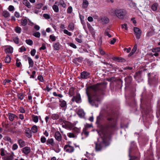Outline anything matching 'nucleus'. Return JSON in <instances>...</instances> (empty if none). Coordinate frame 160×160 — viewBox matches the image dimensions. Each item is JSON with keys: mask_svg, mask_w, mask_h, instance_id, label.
Wrapping results in <instances>:
<instances>
[{"mask_svg": "<svg viewBox=\"0 0 160 160\" xmlns=\"http://www.w3.org/2000/svg\"><path fill=\"white\" fill-rule=\"evenodd\" d=\"M98 86V84L92 86L88 88L86 90L88 102L92 106L97 107L95 102L99 101L98 97L96 93V92L99 88Z\"/></svg>", "mask_w": 160, "mask_h": 160, "instance_id": "obj_1", "label": "nucleus"}, {"mask_svg": "<svg viewBox=\"0 0 160 160\" xmlns=\"http://www.w3.org/2000/svg\"><path fill=\"white\" fill-rule=\"evenodd\" d=\"M99 135L101 137L98 139L97 142H95V150L96 151H100L102 149L103 147L108 146L109 144L110 138L107 133H105L102 131H100L98 132Z\"/></svg>", "mask_w": 160, "mask_h": 160, "instance_id": "obj_2", "label": "nucleus"}, {"mask_svg": "<svg viewBox=\"0 0 160 160\" xmlns=\"http://www.w3.org/2000/svg\"><path fill=\"white\" fill-rule=\"evenodd\" d=\"M115 16L119 19H122L126 14V10L123 9H117L114 12Z\"/></svg>", "mask_w": 160, "mask_h": 160, "instance_id": "obj_3", "label": "nucleus"}, {"mask_svg": "<svg viewBox=\"0 0 160 160\" xmlns=\"http://www.w3.org/2000/svg\"><path fill=\"white\" fill-rule=\"evenodd\" d=\"M108 121V122L107 127L108 128H115L116 125V122L115 119L112 117H108L107 118Z\"/></svg>", "mask_w": 160, "mask_h": 160, "instance_id": "obj_4", "label": "nucleus"}, {"mask_svg": "<svg viewBox=\"0 0 160 160\" xmlns=\"http://www.w3.org/2000/svg\"><path fill=\"white\" fill-rule=\"evenodd\" d=\"M133 30L136 38L139 39L141 35L142 31L139 28L136 27L134 28Z\"/></svg>", "mask_w": 160, "mask_h": 160, "instance_id": "obj_5", "label": "nucleus"}, {"mask_svg": "<svg viewBox=\"0 0 160 160\" xmlns=\"http://www.w3.org/2000/svg\"><path fill=\"white\" fill-rule=\"evenodd\" d=\"M64 149L65 151L68 153H72L74 150V148L69 144L66 145L64 148Z\"/></svg>", "mask_w": 160, "mask_h": 160, "instance_id": "obj_6", "label": "nucleus"}, {"mask_svg": "<svg viewBox=\"0 0 160 160\" xmlns=\"http://www.w3.org/2000/svg\"><path fill=\"white\" fill-rule=\"evenodd\" d=\"M73 102H75L77 103L81 102V97L80 94L77 93L75 96H73L72 99Z\"/></svg>", "mask_w": 160, "mask_h": 160, "instance_id": "obj_7", "label": "nucleus"}, {"mask_svg": "<svg viewBox=\"0 0 160 160\" xmlns=\"http://www.w3.org/2000/svg\"><path fill=\"white\" fill-rule=\"evenodd\" d=\"M54 137L55 139L58 142H60L62 141V136L59 131H57L55 132L54 135Z\"/></svg>", "mask_w": 160, "mask_h": 160, "instance_id": "obj_8", "label": "nucleus"}, {"mask_svg": "<svg viewBox=\"0 0 160 160\" xmlns=\"http://www.w3.org/2000/svg\"><path fill=\"white\" fill-rule=\"evenodd\" d=\"M89 73L86 72H83L81 73V76L82 78L86 79L89 77Z\"/></svg>", "mask_w": 160, "mask_h": 160, "instance_id": "obj_9", "label": "nucleus"}, {"mask_svg": "<svg viewBox=\"0 0 160 160\" xmlns=\"http://www.w3.org/2000/svg\"><path fill=\"white\" fill-rule=\"evenodd\" d=\"M59 106L62 108H65L67 107V103L66 102L62 99H59Z\"/></svg>", "mask_w": 160, "mask_h": 160, "instance_id": "obj_10", "label": "nucleus"}, {"mask_svg": "<svg viewBox=\"0 0 160 160\" xmlns=\"http://www.w3.org/2000/svg\"><path fill=\"white\" fill-rule=\"evenodd\" d=\"M25 133L26 136L28 138H30L32 136L31 130L28 128H27L25 130Z\"/></svg>", "mask_w": 160, "mask_h": 160, "instance_id": "obj_11", "label": "nucleus"}, {"mask_svg": "<svg viewBox=\"0 0 160 160\" xmlns=\"http://www.w3.org/2000/svg\"><path fill=\"white\" fill-rule=\"evenodd\" d=\"M22 3L28 8H31V5L30 2L27 0H23L22 1Z\"/></svg>", "mask_w": 160, "mask_h": 160, "instance_id": "obj_12", "label": "nucleus"}, {"mask_svg": "<svg viewBox=\"0 0 160 160\" xmlns=\"http://www.w3.org/2000/svg\"><path fill=\"white\" fill-rule=\"evenodd\" d=\"M18 142L20 148H22L25 145V142L22 139H19Z\"/></svg>", "mask_w": 160, "mask_h": 160, "instance_id": "obj_13", "label": "nucleus"}, {"mask_svg": "<svg viewBox=\"0 0 160 160\" xmlns=\"http://www.w3.org/2000/svg\"><path fill=\"white\" fill-rule=\"evenodd\" d=\"M5 52L7 53H12L13 52V48L11 47H9L5 49L4 50Z\"/></svg>", "mask_w": 160, "mask_h": 160, "instance_id": "obj_14", "label": "nucleus"}, {"mask_svg": "<svg viewBox=\"0 0 160 160\" xmlns=\"http://www.w3.org/2000/svg\"><path fill=\"white\" fill-rule=\"evenodd\" d=\"M46 142L47 145L50 144L52 146H54L55 144L53 138L48 139L47 140Z\"/></svg>", "mask_w": 160, "mask_h": 160, "instance_id": "obj_15", "label": "nucleus"}, {"mask_svg": "<svg viewBox=\"0 0 160 160\" xmlns=\"http://www.w3.org/2000/svg\"><path fill=\"white\" fill-rule=\"evenodd\" d=\"M89 3L87 0H83L82 7L83 8H87L88 6Z\"/></svg>", "mask_w": 160, "mask_h": 160, "instance_id": "obj_16", "label": "nucleus"}, {"mask_svg": "<svg viewBox=\"0 0 160 160\" xmlns=\"http://www.w3.org/2000/svg\"><path fill=\"white\" fill-rule=\"evenodd\" d=\"M15 117H17L15 115L11 113H8V118L10 121H13Z\"/></svg>", "mask_w": 160, "mask_h": 160, "instance_id": "obj_17", "label": "nucleus"}, {"mask_svg": "<svg viewBox=\"0 0 160 160\" xmlns=\"http://www.w3.org/2000/svg\"><path fill=\"white\" fill-rule=\"evenodd\" d=\"M28 60L29 66V67H32L34 65V62L32 59L30 57H28Z\"/></svg>", "mask_w": 160, "mask_h": 160, "instance_id": "obj_18", "label": "nucleus"}, {"mask_svg": "<svg viewBox=\"0 0 160 160\" xmlns=\"http://www.w3.org/2000/svg\"><path fill=\"white\" fill-rule=\"evenodd\" d=\"M30 151V148L28 147H26L23 149V152L25 154H28Z\"/></svg>", "mask_w": 160, "mask_h": 160, "instance_id": "obj_19", "label": "nucleus"}, {"mask_svg": "<svg viewBox=\"0 0 160 160\" xmlns=\"http://www.w3.org/2000/svg\"><path fill=\"white\" fill-rule=\"evenodd\" d=\"M101 20L102 22L104 24L107 23L109 22V19L106 17H104L102 18L101 19Z\"/></svg>", "mask_w": 160, "mask_h": 160, "instance_id": "obj_20", "label": "nucleus"}, {"mask_svg": "<svg viewBox=\"0 0 160 160\" xmlns=\"http://www.w3.org/2000/svg\"><path fill=\"white\" fill-rule=\"evenodd\" d=\"M137 49V45L136 44L134 46L132 49V50L131 52L129 54L128 56H130L132 55L136 51Z\"/></svg>", "mask_w": 160, "mask_h": 160, "instance_id": "obj_21", "label": "nucleus"}, {"mask_svg": "<svg viewBox=\"0 0 160 160\" xmlns=\"http://www.w3.org/2000/svg\"><path fill=\"white\" fill-rule=\"evenodd\" d=\"M60 44L59 42H57L53 44V47L54 50H57L59 49Z\"/></svg>", "mask_w": 160, "mask_h": 160, "instance_id": "obj_22", "label": "nucleus"}, {"mask_svg": "<svg viewBox=\"0 0 160 160\" xmlns=\"http://www.w3.org/2000/svg\"><path fill=\"white\" fill-rule=\"evenodd\" d=\"M114 60L118 61V62H124L125 61V60L124 59L122 58H121L119 57H114L113 59Z\"/></svg>", "mask_w": 160, "mask_h": 160, "instance_id": "obj_23", "label": "nucleus"}, {"mask_svg": "<svg viewBox=\"0 0 160 160\" xmlns=\"http://www.w3.org/2000/svg\"><path fill=\"white\" fill-rule=\"evenodd\" d=\"M38 130L37 127L36 125H34L31 128V130L32 132L36 133Z\"/></svg>", "mask_w": 160, "mask_h": 160, "instance_id": "obj_24", "label": "nucleus"}, {"mask_svg": "<svg viewBox=\"0 0 160 160\" xmlns=\"http://www.w3.org/2000/svg\"><path fill=\"white\" fill-rule=\"evenodd\" d=\"M27 20L26 19L21 20V23L22 24V25L23 26H25V25H26L27 24Z\"/></svg>", "mask_w": 160, "mask_h": 160, "instance_id": "obj_25", "label": "nucleus"}, {"mask_svg": "<svg viewBox=\"0 0 160 160\" xmlns=\"http://www.w3.org/2000/svg\"><path fill=\"white\" fill-rule=\"evenodd\" d=\"M11 60V58L10 56L7 55L5 59V62L9 63L10 62Z\"/></svg>", "mask_w": 160, "mask_h": 160, "instance_id": "obj_26", "label": "nucleus"}, {"mask_svg": "<svg viewBox=\"0 0 160 160\" xmlns=\"http://www.w3.org/2000/svg\"><path fill=\"white\" fill-rule=\"evenodd\" d=\"M78 114L79 116L82 117L84 116L85 115L83 111L81 109L78 110Z\"/></svg>", "mask_w": 160, "mask_h": 160, "instance_id": "obj_27", "label": "nucleus"}, {"mask_svg": "<svg viewBox=\"0 0 160 160\" xmlns=\"http://www.w3.org/2000/svg\"><path fill=\"white\" fill-rule=\"evenodd\" d=\"M158 5L157 3L153 4L152 7V9L153 11H155L157 10Z\"/></svg>", "mask_w": 160, "mask_h": 160, "instance_id": "obj_28", "label": "nucleus"}, {"mask_svg": "<svg viewBox=\"0 0 160 160\" xmlns=\"http://www.w3.org/2000/svg\"><path fill=\"white\" fill-rule=\"evenodd\" d=\"M110 31V29L109 28H107L105 32V35L106 36H108L109 38H111L112 36L109 33V32Z\"/></svg>", "mask_w": 160, "mask_h": 160, "instance_id": "obj_29", "label": "nucleus"}, {"mask_svg": "<svg viewBox=\"0 0 160 160\" xmlns=\"http://www.w3.org/2000/svg\"><path fill=\"white\" fill-rule=\"evenodd\" d=\"M52 8L55 12H59V8L57 5H54L52 6Z\"/></svg>", "mask_w": 160, "mask_h": 160, "instance_id": "obj_30", "label": "nucleus"}, {"mask_svg": "<svg viewBox=\"0 0 160 160\" xmlns=\"http://www.w3.org/2000/svg\"><path fill=\"white\" fill-rule=\"evenodd\" d=\"M74 24L72 23H70L68 25V29L69 30H73L74 29Z\"/></svg>", "mask_w": 160, "mask_h": 160, "instance_id": "obj_31", "label": "nucleus"}, {"mask_svg": "<svg viewBox=\"0 0 160 160\" xmlns=\"http://www.w3.org/2000/svg\"><path fill=\"white\" fill-rule=\"evenodd\" d=\"M59 117V115L58 114H53L52 116V118L53 120L58 119Z\"/></svg>", "mask_w": 160, "mask_h": 160, "instance_id": "obj_32", "label": "nucleus"}, {"mask_svg": "<svg viewBox=\"0 0 160 160\" xmlns=\"http://www.w3.org/2000/svg\"><path fill=\"white\" fill-rule=\"evenodd\" d=\"M3 16L5 18H7L10 16L9 13L7 11H4L2 13Z\"/></svg>", "mask_w": 160, "mask_h": 160, "instance_id": "obj_33", "label": "nucleus"}, {"mask_svg": "<svg viewBox=\"0 0 160 160\" xmlns=\"http://www.w3.org/2000/svg\"><path fill=\"white\" fill-rule=\"evenodd\" d=\"M26 43L29 45H32L33 44V41L30 39H27L26 40Z\"/></svg>", "mask_w": 160, "mask_h": 160, "instance_id": "obj_34", "label": "nucleus"}, {"mask_svg": "<svg viewBox=\"0 0 160 160\" xmlns=\"http://www.w3.org/2000/svg\"><path fill=\"white\" fill-rule=\"evenodd\" d=\"M18 97L21 100H22L23 99L24 95L22 93H20L18 94L17 95Z\"/></svg>", "mask_w": 160, "mask_h": 160, "instance_id": "obj_35", "label": "nucleus"}, {"mask_svg": "<svg viewBox=\"0 0 160 160\" xmlns=\"http://www.w3.org/2000/svg\"><path fill=\"white\" fill-rule=\"evenodd\" d=\"M74 89L73 88H71L69 90V95L72 96L73 94H74Z\"/></svg>", "mask_w": 160, "mask_h": 160, "instance_id": "obj_36", "label": "nucleus"}, {"mask_svg": "<svg viewBox=\"0 0 160 160\" xmlns=\"http://www.w3.org/2000/svg\"><path fill=\"white\" fill-rule=\"evenodd\" d=\"M13 41L14 42L17 44H18L19 43V38L17 37L13 38Z\"/></svg>", "mask_w": 160, "mask_h": 160, "instance_id": "obj_37", "label": "nucleus"}, {"mask_svg": "<svg viewBox=\"0 0 160 160\" xmlns=\"http://www.w3.org/2000/svg\"><path fill=\"white\" fill-rule=\"evenodd\" d=\"M33 121L36 123L38 122V116H34L33 117Z\"/></svg>", "mask_w": 160, "mask_h": 160, "instance_id": "obj_38", "label": "nucleus"}, {"mask_svg": "<svg viewBox=\"0 0 160 160\" xmlns=\"http://www.w3.org/2000/svg\"><path fill=\"white\" fill-rule=\"evenodd\" d=\"M33 35L37 38H39L40 36V33L39 32H37L33 34Z\"/></svg>", "mask_w": 160, "mask_h": 160, "instance_id": "obj_39", "label": "nucleus"}, {"mask_svg": "<svg viewBox=\"0 0 160 160\" xmlns=\"http://www.w3.org/2000/svg\"><path fill=\"white\" fill-rule=\"evenodd\" d=\"M15 31L18 33H20L21 32V29L20 27H17L15 29Z\"/></svg>", "mask_w": 160, "mask_h": 160, "instance_id": "obj_40", "label": "nucleus"}, {"mask_svg": "<svg viewBox=\"0 0 160 160\" xmlns=\"http://www.w3.org/2000/svg\"><path fill=\"white\" fill-rule=\"evenodd\" d=\"M63 32L68 35L69 36H71L72 35V34L71 33L69 32H68L67 30L66 29H64L63 30Z\"/></svg>", "mask_w": 160, "mask_h": 160, "instance_id": "obj_41", "label": "nucleus"}, {"mask_svg": "<svg viewBox=\"0 0 160 160\" xmlns=\"http://www.w3.org/2000/svg\"><path fill=\"white\" fill-rule=\"evenodd\" d=\"M152 52H160V48H157L152 49Z\"/></svg>", "mask_w": 160, "mask_h": 160, "instance_id": "obj_42", "label": "nucleus"}, {"mask_svg": "<svg viewBox=\"0 0 160 160\" xmlns=\"http://www.w3.org/2000/svg\"><path fill=\"white\" fill-rule=\"evenodd\" d=\"M18 146L17 144L16 143L14 144L12 147V149L13 150H15L17 149Z\"/></svg>", "mask_w": 160, "mask_h": 160, "instance_id": "obj_43", "label": "nucleus"}, {"mask_svg": "<svg viewBox=\"0 0 160 160\" xmlns=\"http://www.w3.org/2000/svg\"><path fill=\"white\" fill-rule=\"evenodd\" d=\"M49 37L50 38L53 42L55 41L56 40L55 37L53 35H50Z\"/></svg>", "mask_w": 160, "mask_h": 160, "instance_id": "obj_44", "label": "nucleus"}, {"mask_svg": "<svg viewBox=\"0 0 160 160\" xmlns=\"http://www.w3.org/2000/svg\"><path fill=\"white\" fill-rule=\"evenodd\" d=\"M43 17L46 19H49L50 18V16L47 14H43Z\"/></svg>", "mask_w": 160, "mask_h": 160, "instance_id": "obj_45", "label": "nucleus"}, {"mask_svg": "<svg viewBox=\"0 0 160 160\" xmlns=\"http://www.w3.org/2000/svg\"><path fill=\"white\" fill-rule=\"evenodd\" d=\"M67 135L70 138H74L75 137L74 134L73 133H69Z\"/></svg>", "mask_w": 160, "mask_h": 160, "instance_id": "obj_46", "label": "nucleus"}, {"mask_svg": "<svg viewBox=\"0 0 160 160\" xmlns=\"http://www.w3.org/2000/svg\"><path fill=\"white\" fill-rule=\"evenodd\" d=\"M41 141L42 143H45L46 142V138L43 136L41 138Z\"/></svg>", "mask_w": 160, "mask_h": 160, "instance_id": "obj_47", "label": "nucleus"}, {"mask_svg": "<svg viewBox=\"0 0 160 160\" xmlns=\"http://www.w3.org/2000/svg\"><path fill=\"white\" fill-rule=\"evenodd\" d=\"M82 134H84L87 137L88 136L89 133L88 132L86 131V130L85 129L83 130Z\"/></svg>", "mask_w": 160, "mask_h": 160, "instance_id": "obj_48", "label": "nucleus"}, {"mask_svg": "<svg viewBox=\"0 0 160 160\" xmlns=\"http://www.w3.org/2000/svg\"><path fill=\"white\" fill-rule=\"evenodd\" d=\"M72 11V8L71 7H69L67 9V12L69 13H71Z\"/></svg>", "mask_w": 160, "mask_h": 160, "instance_id": "obj_49", "label": "nucleus"}, {"mask_svg": "<svg viewBox=\"0 0 160 160\" xmlns=\"http://www.w3.org/2000/svg\"><path fill=\"white\" fill-rule=\"evenodd\" d=\"M14 7L12 5H10L8 7V10L10 11H12L14 10Z\"/></svg>", "mask_w": 160, "mask_h": 160, "instance_id": "obj_50", "label": "nucleus"}, {"mask_svg": "<svg viewBox=\"0 0 160 160\" xmlns=\"http://www.w3.org/2000/svg\"><path fill=\"white\" fill-rule=\"evenodd\" d=\"M36 52V51L35 49H33L32 50H31V55L33 56H34Z\"/></svg>", "mask_w": 160, "mask_h": 160, "instance_id": "obj_51", "label": "nucleus"}, {"mask_svg": "<svg viewBox=\"0 0 160 160\" xmlns=\"http://www.w3.org/2000/svg\"><path fill=\"white\" fill-rule=\"evenodd\" d=\"M42 6L43 5L42 3H39L37 5L36 8L38 9H40Z\"/></svg>", "mask_w": 160, "mask_h": 160, "instance_id": "obj_52", "label": "nucleus"}, {"mask_svg": "<svg viewBox=\"0 0 160 160\" xmlns=\"http://www.w3.org/2000/svg\"><path fill=\"white\" fill-rule=\"evenodd\" d=\"M99 52L102 55H103L105 54V52L102 48H100L99 49Z\"/></svg>", "mask_w": 160, "mask_h": 160, "instance_id": "obj_53", "label": "nucleus"}, {"mask_svg": "<svg viewBox=\"0 0 160 160\" xmlns=\"http://www.w3.org/2000/svg\"><path fill=\"white\" fill-rule=\"evenodd\" d=\"M4 149L3 148H2L0 149L1 153L0 154L2 156H4L5 155Z\"/></svg>", "mask_w": 160, "mask_h": 160, "instance_id": "obj_54", "label": "nucleus"}, {"mask_svg": "<svg viewBox=\"0 0 160 160\" xmlns=\"http://www.w3.org/2000/svg\"><path fill=\"white\" fill-rule=\"evenodd\" d=\"M26 48L24 46L22 47L21 48H20V52H22L23 51H26Z\"/></svg>", "mask_w": 160, "mask_h": 160, "instance_id": "obj_55", "label": "nucleus"}, {"mask_svg": "<svg viewBox=\"0 0 160 160\" xmlns=\"http://www.w3.org/2000/svg\"><path fill=\"white\" fill-rule=\"evenodd\" d=\"M38 79L41 82H42L43 81V78L41 75L39 76L38 77Z\"/></svg>", "mask_w": 160, "mask_h": 160, "instance_id": "obj_56", "label": "nucleus"}, {"mask_svg": "<svg viewBox=\"0 0 160 160\" xmlns=\"http://www.w3.org/2000/svg\"><path fill=\"white\" fill-rule=\"evenodd\" d=\"M21 113H24L25 112V110L22 107H20L19 110Z\"/></svg>", "mask_w": 160, "mask_h": 160, "instance_id": "obj_57", "label": "nucleus"}, {"mask_svg": "<svg viewBox=\"0 0 160 160\" xmlns=\"http://www.w3.org/2000/svg\"><path fill=\"white\" fill-rule=\"evenodd\" d=\"M70 46L74 48H77V46H76L75 44L72 43H70L69 44Z\"/></svg>", "mask_w": 160, "mask_h": 160, "instance_id": "obj_58", "label": "nucleus"}, {"mask_svg": "<svg viewBox=\"0 0 160 160\" xmlns=\"http://www.w3.org/2000/svg\"><path fill=\"white\" fill-rule=\"evenodd\" d=\"M127 26L126 24L124 23L122 25V28H124L125 30H127L128 29Z\"/></svg>", "mask_w": 160, "mask_h": 160, "instance_id": "obj_59", "label": "nucleus"}, {"mask_svg": "<svg viewBox=\"0 0 160 160\" xmlns=\"http://www.w3.org/2000/svg\"><path fill=\"white\" fill-rule=\"evenodd\" d=\"M36 72L34 71H32V74L31 75L30 77V78H34V75L35 74Z\"/></svg>", "mask_w": 160, "mask_h": 160, "instance_id": "obj_60", "label": "nucleus"}, {"mask_svg": "<svg viewBox=\"0 0 160 160\" xmlns=\"http://www.w3.org/2000/svg\"><path fill=\"white\" fill-rule=\"evenodd\" d=\"M116 40L115 38H113V39L110 41V43L111 44H113L116 42Z\"/></svg>", "mask_w": 160, "mask_h": 160, "instance_id": "obj_61", "label": "nucleus"}, {"mask_svg": "<svg viewBox=\"0 0 160 160\" xmlns=\"http://www.w3.org/2000/svg\"><path fill=\"white\" fill-rule=\"evenodd\" d=\"M14 15L16 17H17V18H18L19 17H20V14H19V13H18V12H15V13H14Z\"/></svg>", "mask_w": 160, "mask_h": 160, "instance_id": "obj_62", "label": "nucleus"}, {"mask_svg": "<svg viewBox=\"0 0 160 160\" xmlns=\"http://www.w3.org/2000/svg\"><path fill=\"white\" fill-rule=\"evenodd\" d=\"M7 141L9 142H12V140L9 137H5Z\"/></svg>", "mask_w": 160, "mask_h": 160, "instance_id": "obj_63", "label": "nucleus"}, {"mask_svg": "<svg viewBox=\"0 0 160 160\" xmlns=\"http://www.w3.org/2000/svg\"><path fill=\"white\" fill-rule=\"evenodd\" d=\"M131 48H125L124 49V50L126 51L127 53H129L131 51Z\"/></svg>", "mask_w": 160, "mask_h": 160, "instance_id": "obj_64", "label": "nucleus"}]
</instances>
